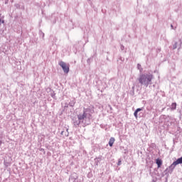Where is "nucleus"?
<instances>
[{
	"mask_svg": "<svg viewBox=\"0 0 182 182\" xmlns=\"http://www.w3.org/2000/svg\"><path fill=\"white\" fill-rule=\"evenodd\" d=\"M178 164H182V156L173 162V164L169 166V168H172L173 170V168H176V166H178Z\"/></svg>",
	"mask_w": 182,
	"mask_h": 182,
	"instance_id": "3",
	"label": "nucleus"
},
{
	"mask_svg": "<svg viewBox=\"0 0 182 182\" xmlns=\"http://www.w3.org/2000/svg\"><path fill=\"white\" fill-rule=\"evenodd\" d=\"M69 131V129H67V132H68Z\"/></svg>",
	"mask_w": 182,
	"mask_h": 182,
	"instance_id": "11",
	"label": "nucleus"
},
{
	"mask_svg": "<svg viewBox=\"0 0 182 182\" xmlns=\"http://www.w3.org/2000/svg\"><path fill=\"white\" fill-rule=\"evenodd\" d=\"M138 80H139V83H141V85H145V86H149V84L150 83V82H151V80H153V75L142 74L139 76Z\"/></svg>",
	"mask_w": 182,
	"mask_h": 182,
	"instance_id": "1",
	"label": "nucleus"
},
{
	"mask_svg": "<svg viewBox=\"0 0 182 182\" xmlns=\"http://www.w3.org/2000/svg\"><path fill=\"white\" fill-rule=\"evenodd\" d=\"M86 117H87V114L86 113V111H84L82 114L77 115L78 120H85Z\"/></svg>",
	"mask_w": 182,
	"mask_h": 182,
	"instance_id": "4",
	"label": "nucleus"
},
{
	"mask_svg": "<svg viewBox=\"0 0 182 182\" xmlns=\"http://www.w3.org/2000/svg\"><path fill=\"white\" fill-rule=\"evenodd\" d=\"M61 134H63V131L61 132Z\"/></svg>",
	"mask_w": 182,
	"mask_h": 182,
	"instance_id": "10",
	"label": "nucleus"
},
{
	"mask_svg": "<svg viewBox=\"0 0 182 182\" xmlns=\"http://www.w3.org/2000/svg\"><path fill=\"white\" fill-rule=\"evenodd\" d=\"M120 164H122V161H121V160H119L117 165H118V166H120Z\"/></svg>",
	"mask_w": 182,
	"mask_h": 182,
	"instance_id": "9",
	"label": "nucleus"
},
{
	"mask_svg": "<svg viewBox=\"0 0 182 182\" xmlns=\"http://www.w3.org/2000/svg\"><path fill=\"white\" fill-rule=\"evenodd\" d=\"M176 107H177V104L176 102H173L171 104V110H176Z\"/></svg>",
	"mask_w": 182,
	"mask_h": 182,
	"instance_id": "8",
	"label": "nucleus"
},
{
	"mask_svg": "<svg viewBox=\"0 0 182 182\" xmlns=\"http://www.w3.org/2000/svg\"><path fill=\"white\" fill-rule=\"evenodd\" d=\"M59 65H60V66H61V68L65 73H69V65H67L63 61L60 62Z\"/></svg>",
	"mask_w": 182,
	"mask_h": 182,
	"instance_id": "2",
	"label": "nucleus"
},
{
	"mask_svg": "<svg viewBox=\"0 0 182 182\" xmlns=\"http://www.w3.org/2000/svg\"><path fill=\"white\" fill-rule=\"evenodd\" d=\"M157 166H158V168H160L161 167V164H163V161H161V159H156V161Z\"/></svg>",
	"mask_w": 182,
	"mask_h": 182,
	"instance_id": "5",
	"label": "nucleus"
},
{
	"mask_svg": "<svg viewBox=\"0 0 182 182\" xmlns=\"http://www.w3.org/2000/svg\"><path fill=\"white\" fill-rule=\"evenodd\" d=\"M139 112H141V108H137L136 109V111L134 113V117H136V119H137V114L139 113Z\"/></svg>",
	"mask_w": 182,
	"mask_h": 182,
	"instance_id": "7",
	"label": "nucleus"
},
{
	"mask_svg": "<svg viewBox=\"0 0 182 182\" xmlns=\"http://www.w3.org/2000/svg\"><path fill=\"white\" fill-rule=\"evenodd\" d=\"M114 137H111L109 139V145L110 146V147H112L113 146V144H114Z\"/></svg>",
	"mask_w": 182,
	"mask_h": 182,
	"instance_id": "6",
	"label": "nucleus"
}]
</instances>
